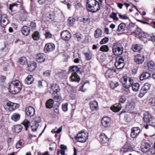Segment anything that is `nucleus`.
<instances>
[{"instance_id": "nucleus-62", "label": "nucleus", "mask_w": 155, "mask_h": 155, "mask_svg": "<svg viewBox=\"0 0 155 155\" xmlns=\"http://www.w3.org/2000/svg\"><path fill=\"white\" fill-rule=\"evenodd\" d=\"M87 60H89L91 58V54L85 53L84 54Z\"/></svg>"}, {"instance_id": "nucleus-58", "label": "nucleus", "mask_w": 155, "mask_h": 155, "mask_svg": "<svg viewBox=\"0 0 155 155\" xmlns=\"http://www.w3.org/2000/svg\"><path fill=\"white\" fill-rule=\"evenodd\" d=\"M39 125V124H35L31 126V128L32 129V130L33 132L35 131L37 129Z\"/></svg>"}, {"instance_id": "nucleus-12", "label": "nucleus", "mask_w": 155, "mask_h": 155, "mask_svg": "<svg viewBox=\"0 0 155 155\" xmlns=\"http://www.w3.org/2000/svg\"><path fill=\"white\" fill-rule=\"evenodd\" d=\"M140 132V130L138 127H134L131 129L130 136L132 138L136 137Z\"/></svg>"}, {"instance_id": "nucleus-39", "label": "nucleus", "mask_w": 155, "mask_h": 155, "mask_svg": "<svg viewBox=\"0 0 155 155\" xmlns=\"http://www.w3.org/2000/svg\"><path fill=\"white\" fill-rule=\"evenodd\" d=\"M32 37L34 40H38L40 38L39 32L37 31H35L32 35Z\"/></svg>"}, {"instance_id": "nucleus-1", "label": "nucleus", "mask_w": 155, "mask_h": 155, "mask_svg": "<svg viewBox=\"0 0 155 155\" xmlns=\"http://www.w3.org/2000/svg\"><path fill=\"white\" fill-rule=\"evenodd\" d=\"M86 7L87 10L92 13L97 12L100 8L99 3L96 0H87Z\"/></svg>"}, {"instance_id": "nucleus-61", "label": "nucleus", "mask_w": 155, "mask_h": 155, "mask_svg": "<svg viewBox=\"0 0 155 155\" xmlns=\"http://www.w3.org/2000/svg\"><path fill=\"white\" fill-rule=\"evenodd\" d=\"M118 16L119 18L121 19H127L128 18L126 15H122L121 14L119 13L118 14Z\"/></svg>"}, {"instance_id": "nucleus-53", "label": "nucleus", "mask_w": 155, "mask_h": 155, "mask_svg": "<svg viewBox=\"0 0 155 155\" xmlns=\"http://www.w3.org/2000/svg\"><path fill=\"white\" fill-rule=\"evenodd\" d=\"M154 62L152 61H150L147 63V66L149 68L151 69L154 67Z\"/></svg>"}, {"instance_id": "nucleus-25", "label": "nucleus", "mask_w": 155, "mask_h": 155, "mask_svg": "<svg viewBox=\"0 0 155 155\" xmlns=\"http://www.w3.org/2000/svg\"><path fill=\"white\" fill-rule=\"evenodd\" d=\"M114 70L112 69H108L106 72L105 75L107 78H111L113 77Z\"/></svg>"}, {"instance_id": "nucleus-26", "label": "nucleus", "mask_w": 155, "mask_h": 155, "mask_svg": "<svg viewBox=\"0 0 155 155\" xmlns=\"http://www.w3.org/2000/svg\"><path fill=\"white\" fill-rule=\"evenodd\" d=\"M34 81V78L32 75H28L25 80V83L28 84H31Z\"/></svg>"}, {"instance_id": "nucleus-46", "label": "nucleus", "mask_w": 155, "mask_h": 155, "mask_svg": "<svg viewBox=\"0 0 155 155\" xmlns=\"http://www.w3.org/2000/svg\"><path fill=\"white\" fill-rule=\"evenodd\" d=\"M111 18H113L114 20L117 21L118 19V18L117 16V14L115 12H113L111 14L110 16Z\"/></svg>"}, {"instance_id": "nucleus-50", "label": "nucleus", "mask_w": 155, "mask_h": 155, "mask_svg": "<svg viewBox=\"0 0 155 155\" xmlns=\"http://www.w3.org/2000/svg\"><path fill=\"white\" fill-rule=\"evenodd\" d=\"M76 19L73 17H71L68 19V21H69V25L71 26L73 25Z\"/></svg>"}, {"instance_id": "nucleus-52", "label": "nucleus", "mask_w": 155, "mask_h": 155, "mask_svg": "<svg viewBox=\"0 0 155 155\" xmlns=\"http://www.w3.org/2000/svg\"><path fill=\"white\" fill-rule=\"evenodd\" d=\"M126 100V98L125 96H121L119 99V102L120 103H124Z\"/></svg>"}, {"instance_id": "nucleus-3", "label": "nucleus", "mask_w": 155, "mask_h": 155, "mask_svg": "<svg viewBox=\"0 0 155 155\" xmlns=\"http://www.w3.org/2000/svg\"><path fill=\"white\" fill-rule=\"evenodd\" d=\"M121 81L124 88V91L127 93H129V88L134 83L133 80L130 78L124 77L121 79Z\"/></svg>"}, {"instance_id": "nucleus-37", "label": "nucleus", "mask_w": 155, "mask_h": 155, "mask_svg": "<svg viewBox=\"0 0 155 155\" xmlns=\"http://www.w3.org/2000/svg\"><path fill=\"white\" fill-rule=\"evenodd\" d=\"M20 64L21 65H25L27 63V60L25 57L20 58L19 60Z\"/></svg>"}, {"instance_id": "nucleus-9", "label": "nucleus", "mask_w": 155, "mask_h": 155, "mask_svg": "<svg viewBox=\"0 0 155 155\" xmlns=\"http://www.w3.org/2000/svg\"><path fill=\"white\" fill-rule=\"evenodd\" d=\"M55 46L52 43L46 44L45 46L44 51L45 53H49L54 51L55 49Z\"/></svg>"}, {"instance_id": "nucleus-38", "label": "nucleus", "mask_w": 155, "mask_h": 155, "mask_svg": "<svg viewBox=\"0 0 155 155\" xmlns=\"http://www.w3.org/2000/svg\"><path fill=\"white\" fill-rule=\"evenodd\" d=\"M17 7L18 5L17 4L15 3H13L12 4H10L9 8L10 10L12 12V10L15 11L17 8Z\"/></svg>"}, {"instance_id": "nucleus-33", "label": "nucleus", "mask_w": 155, "mask_h": 155, "mask_svg": "<svg viewBox=\"0 0 155 155\" xmlns=\"http://www.w3.org/2000/svg\"><path fill=\"white\" fill-rule=\"evenodd\" d=\"M53 97L54 101L56 102H60L62 100L60 94L53 95Z\"/></svg>"}, {"instance_id": "nucleus-17", "label": "nucleus", "mask_w": 155, "mask_h": 155, "mask_svg": "<svg viewBox=\"0 0 155 155\" xmlns=\"http://www.w3.org/2000/svg\"><path fill=\"white\" fill-rule=\"evenodd\" d=\"M37 65L36 62L31 61L28 63V70L30 71H35L37 67Z\"/></svg>"}, {"instance_id": "nucleus-21", "label": "nucleus", "mask_w": 155, "mask_h": 155, "mask_svg": "<svg viewBox=\"0 0 155 155\" xmlns=\"http://www.w3.org/2000/svg\"><path fill=\"white\" fill-rule=\"evenodd\" d=\"M100 139L102 143H104L108 141L109 139L104 134H102L100 135Z\"/></svg>"}, {"instance_id": "nucleus-48", "label": "nucleus", "mask_w": 155, "mask_h": 155, "mask_svg": "<svg viewBox=\"0 0 155 155\" xmlns=\"http://www.w3.org/2000/svg\"><path fill=\"white\" fill-rule=\"evenodd\" d=\"M45 38H51L52 37V35L50 32L48 31H46L45 33Z\"/></svg>"}, {"instance_id": "nucleus-64", "label": "nucleus", "mask_w": 155, "mask_h": 155, "mask_svg": "<svg viewBox=\"0 0 155 155\" xmlns=\"http://www.w3.org/2000/svg\"><path fill=\"white\" fill-rule=\"evenodd\" d=\"M22 146V142L21 140H19L16 144V148H20Z\"/></svg>"}, {"instance_id": "nucleus-22", "label": "nucleus", "mask_w": 155, "mask_h": 155, "mask_svg": "<svg viewBox=\"0 0 155 155\" xmlns=\"http://www.w3.org/2000/svg\"><path fill=\"white\" fill-rule=\"evenodd\" d=\"M121 108V106L120 103H117L112 106L111 109L114 112H118L119 111Z\"/></svg>"}, {"instance_id": "nucleus-7", "label": "nucleus", "mask_w": 155, "mask_h": 155, "mask_svg": "<svg viewBox=\"0 0 155 155\" xmlns=\"http://www.w3.org/2000/svg\"><path fill=\"white\" fill-rule=\"evenodd\" d=\"M150 145L149 143H145L144 145L142 146L141 147V151L144 153L148 152L150 151V153L152 155L153 154H155V152L153 150H150ZM149 155H150L149 154Z\"/></svg>"}, {"instance_id": "nucleus-47", "label": "nucleus", "mask_w": 155, "mask_h": 155, "mask_svg": "<svg viewBox=\"0 0 155 155\" xmlns=\"http://www.w3.org/2000/svg\"><path fill=\"white\" fill-rule=\"evenodd\" d=\"M82 21L85 25H87L90 23V20L89 18H83Z\"/></svg>"}, {"instance_id": "nucleus-51", "label": "nucleus", "mask_w": 155, "mask_h": 155, "mask_svg": "<svg viewBox=\"0 0 155 155\" xmlns=\"http://www.w3.org/2000/svg\"><path fill=\"white\" fill-rule=\"evenodd\" d=\"M150 104L152 106H155V98H151L149 101Z\"/></svg>"}, {"instance_id": "nucleus-5", "label": "nucleus", "mask_w": 155, "mask_h": 155, "mask_svg": "<svg viewBox=\"0 0 155 155\" xmlns=\"http://www.w3.org/2000/svg\"><path fill=\"white\" fill-rule=\"evenodd\" d=\"M88 137V133L84 131L79 132L75 136V139L78 142L84 143L87 139Z\"/></svg>"}, {"instance_id": "nucleus-56", "label": "nucleus", "mask_w": 155, "mask_h": 155, "mask_svg": "<svg viewBox=\"0 0 155 155\" xmlns=\"http://www.w3.org/2000/svg\"><path fill=\"white\" fill-rule=\"evenodd\" d=\"M68 104L67 103L62 104V110L66 112L68 110Z\"/></svg>"}, {"instance_id": "nucleus-18", "label": "nucleus", "mask_w": 155, "mask_h": 155, "mask_svg": "<svg viewBox=\"0 0 155 155\" xmlns=\"http://www.w3.org/2000/svg\"><path fill=\"white\" fill-rule=\"evenodd\" d=\"M30 28L27 26H24L21 29V32L22 34L25 36L28 35L30 32Z\"/></svg>"}, {"instance_id": "nucleus-59", "label": "nucleus", "mask_w": 155, "mask_h": 155, "mask_svg": "<svg viewBox=\"0 0 155 155\" xmlns=\"http://www.w3.org/2000/svg\"><path fill=\"white\" fill-rule=\"evenodd\" d=\"M30 26L32 29H35L36 28V23L34 21L31 22V23Z\"/></svg>"}, {"instance_id": "nucleus-8", "label": "nucleus", "mask_w": 155, "mask_h": 155, "mask_svg": "<svg viewBox=\"0 0 155 155\" xmlns=\"http://www.w3.org/2000/svg\"><path fill=\"white\" fill-rule=\"evenodd\" d=\"M6 109L9 111H12L19 107V105L10 101L8 102L5 106Z\"/></svg>"}, {"instance_id": "nucleus-24", "label": "nucleus", "mask_w": 155, "mask_h": 155, "mask_svg": "<svg viewBox=\"0 0 155 155\" xmlns=\"http://www.w3.org/2000/svg\"><path fill=\"white\" fill-rule=\"evenodd\" d=\"M54 104V101L53 100L51 99H49L46 103V107L47 108L51 109L53 107Z\"/></svg>"}, {"instance_id": "nucleus-45", "label": "nucleus", "mask_w": 155, "mask_h": 155, "mask_svg": "<svg viewBox=\"0 0 155 155\" xmlns=\"http://www.w3.org/2000/svg\"><path fill=\"white\" fill-rule=\"evenodd\" d=\"M109 41V39L107 37H105L102 39L100 42L101 45H102L107 43Z\"/></svg>"}, {"instance_id": "nucleus-11", "label": "nucleus", "mask_w": 155, "mask_h": 155, "mask_svg": "<svg viewBox=\"0 0 155 155\" xmlns=\"http://www.w3.org/2000/svg\"><path fill=\"white\" fill-rule=\"evenodd\" d=\"M61 35L62 39L65 41L69 40L71 38V33L67 30L62 31Z\"/></svg>"}, {"instance_id": "nucleus-27", "label": "nucleus", "mask_w": 155, "mask_h": 155, "mask_svg": "<svg viewBox=\"0 0 155 155\" xmlns=\"http://www.w3.org/2000/svg\"><path fill=\"white\" fill-rule=\"evenodd\" d=\"M150 73L146 72L142 74L140 76V79L141 81H143L144 79H148L150 77Z\"/></svg>"}, {"instance_id": "nucleus-10", "label": "nucleus", "mask_w": 155, "mask_h": 155, "mask_svg": "<svg viewBox=\"0 0 155 155\" xmlns=\"http://www.w3.org/2000/svg\"><path fill=\"white\" fill-rule=\"evenodd\" d=\"M144 56L141 54L136 55L135 56L134 58V61L137 64H142L144 62Z\"/></svg>"}, {"instance_id": "nucleus-32", "label": "nucleus", "mask_w": 155, "mask_h": 155, "mask_svg": "<svg viewBox=\"0 0 155 155\" xmlns=\"http://www.w3.org/2000/svg\"><path fill=\"white\" fill-rule=\"evenodd\" d=\"M20 117V115L15 113L13 114L11 117V119L15 121H16L19 120Z\"/></svg>"}, {"instance_id": "nucleus-49", "label": "nucleus", "mask_w": 155, "mask_h": 155, "mask_svg": "<svg viewBox=\"0 0 155 155\" xmlns=\"http://www.w3.org/2000/svg\"><path fill=\"white\" fill-rule=\"evenodd\" d=\"M147 92L146 91L143 90L142 88H141L139 94V96L140 97H142Z\"/></svg>"}, {"instance_id": "nucleus-34", "label": "nucleus", "mask_w": 155, "mask_h": 155, "mask_svg": "<svg viewBox=\"0 0 155 155\" xmlns=\"http://www.w3.org/2000/svg\"><path fill=\"white\" fill-rule=\"evenodd\" d=\"M132 90L135 92L138 91L139 87L140 85L138 83H135L134 84H133L131 86Z\"/></svg>"}, {"instance_id": "nucleus-4", "label": "nucleus", "mask_w": 155, "mask_h": 155, "mask_svg": "<svg viewBox=\"0 0 155 155\" xmlns=\"http://www.w3.org/2000/svg\"><path fill=\"white\" fill-rule=\"evenodd\" d=\"M112 51L115 55H120L122 54L123 53V48L120 43L115 42L113 45Z\"/></svg>"}, {"instance_id": "nucleus-19", "label": "nucleus", "mask_w": 155, "mask_h": 155, "mask_svg": "<svg viewBox=\"0 0 155 155\" xmlns=\"http://www.w3.org/2000/svg\"><path fill=\"white\" fill-rule=\"evenodd\" d=\"M70 79L71 81L79 82L80 78L77 73H72L70 77Z\"/></svg>"}, {"instance_id": "nucleus-13", "label": "nucleus", "mask_w": 155, "mask_h": 155, "mask_svg": "<svg viewBox=\"0 0 155 155\" xmlns=\"http://www.w3.org/2000/svg\"><path fill=\"white\" fill-rule=\"evenodd\" d=\"M35 109L31 106H29L26 108L25 109L26 114L29 117H32L34 116L35 114Z\"/></svg>"}, {"instance_id": "nucleus-44", "label": "nucleus", "mask_w": 155, "mask_h": 155, "mask_svg": "<svg viewBox=\"0 0 155 155\" xmlns=\"http://www.w3.org/2000/svg\"><path fill=\"white\" fill-rule=\"evenodd\" d=\"M23 124L26 127V130H27L30 126V122L27 120H25L23 122Z\"/></svg>"}, {"instance_id": "nucleus-2", "label": "nucleus", "mask_w": 155, "mask_h": 155, "mask_svg": "<svg viewBox=\"0 0 155 155\" xmlns=\"http://www.w3.org/2000/svg\"><path fill=\"white\" fill-rule=\"evenodd\" d=\"M21 88V83L18 80H15L13 81L10 84L9 90L12 94H15L18 93Z\"/></svg>"}, {"instance_id": "nucleus-43", "label": "nucleus", "mask_w": 155, "mask_h": 155, "mask_svg": "<svg viewBox=\"0 0 155 155\" xmlns=\"http://www.w3.org/2000/svg\"><path fill=\"white\" fill-rule=\"evenodd\" d=\"M119 85V84L118 82H111L110 83V86L113 89L117 87Z\"/></svg>"}, {"instance_id": "nucleus-14", "label": "nucleus", "mask_w": 155, "mask_h": 155, "mask_svg": "<svg viewBox=\"0 0 155 155\" xmlns=\"http://www.w3.org/2000/svg\"><path fill=\"white\" fill-rule=\"evenodd\" d=\"M143 119L145 122L148 123L152 121L153 118L150 114L145 112L144 114Z\"/></svg>"}, {"instance_id": "nucleus-63", "label": "nucleus", "mask_w": 155, "mask_h": 155, "mask_svg": "<svg viewBox=\"0 0 155 155\" xmlns=\"http://www.w3.org/2000/svg\"><path fill=\"white\" fill-rule=\"evenodd\" d=\"M43 75L45 77L50 76L51 74V71L49 70H47L43 72Z\"/></svg>"}, {"instance_id": "nucleus-15", "label": "nucleus", "mask_w": 155, "mask_h": 155, "mask_svg": "<svg viewBox=\"0 0 155 155\" xmlns=\"http://www.w3.org/2000/svg\"><path fill=\"white\" fill-rule=\"evenodd\" d=\"M7 16L5 14L2 15L1 17L0 23L1 26L4 27L8 23V20L7 18Z\"/></svg>"}, {"instance_id": "nucleus-20", "label": "nucleus", "mask_w": 155, "mask_h": 155, "mask_svg": "<svg viewBox=\"0 0 155 155\" xmlns=\"http://www.w3.org/2000/svg\"><path fill=\"white\" fill-rule=\"evenodd\" d=\"M45 59V55L43 53H39L37 54L36 59L37 61L39 62H44Z\"/></svg>"}, {"instance_id": "nucleus-54", "label": "nucleus", "mask_w": 155, "mask_h": 155, "mask_svg": "<svg viewBox=\"0 0 155 155\" xmlns=\"http://www.w3.org/2000/svg\"><path fill=\"white\" fill-rule=\"evenodd\" d=\"M134 25H135L134 23H130L127 26V29L130 31H132V29L134 27Z\"/></svg>"}, {"instance_id": "nucleus-16", "label": "nucleus", "mask_w": 155, "mask_h": 155, "mask_svg": "<svg viewBox=\"0 0 155 155\" xmlns=\"http://www.w3.org/2000/svg\"><path fill=\"white\" fill-rule=\"evenodd\" d=\"M51 89L53 91V95L60 94L61 89L58 85L52 84L51 86Z\"/></svg>"}, {"instance_id": "nucleus-23", "label": "nucleus", "mask_w": 155, "mask_h": 155, "mask_svg": "<svg viewBox=\"0 0 155 155\" xmlns=\"http://www.w3.org/2000/svg\"><path fill=\"white\" fill-rule=\"evenodd\" d=\"M90 105L91 109L93 111L97 110L98 108V103L95 101L91 102Z\"/></svg>"}, {"instance_id": "nucleus-60", "label": "nucleus", "mask_w": 155, "mask_h": 155, "mask_svg": "<svg viewBox=\"0 0 155 155\" xmlns=\"http://www.w3.org/2000/svg\"><path fill=\"white\" fill-rule=\"evenodd\" d=\"M15 129V132L16 133H18L19 132H20L21 130V128L20 127L18 126H16L14 127Z\"/></svg>"}, {"instance_id": "nucleus-29", "label": "nucleus", "mask_w": 155, "mask_h": 155, "mask_svg": "<svg viewBox=\"0 0 155 155\" xmlns=\"http://www.w3.org/2000/svg\"><path fill=\"white\" fill-rule=\"evenodd\" d=\"M109 118L107 117L103 118L101 120V124L102 126L104 127H107L109 123Z\"/></svg>"}, {"instance_id": "nucleus-57", "label": "nucleus", "mask_w": 155, "mask_h": 155, "mask_svg": "<svg viewBox=\"0 0 155 155\" xmlns=\"http://www.w3.org/2000/svg\"><path fill=\"white\" fill-rule=\"evenodd\" d=\"M67 74V73L66 71H62L61 72H60L59 73V76L61 78H63L64 76H66Z\"/></svg>"}, {"instance_id": "nucleus-36", "label": "nucleus", "mask_w": 155, "mask_h": 155, "mask_svg": "<svg viewBox=\"0 0 155 155\" xmlns=\"http://www.w3.org/2000/svg\"><path fill=\"white\" fill-rule=\"evenodd\" d=\"M74 38L78 41H80L83 38L82 35L79 32L76 33L74 35Z\"/></svg>"}, {"instance_id": "nucleus-28", "label": "nucleus", "mask_w": 155, "mask_h": 155, "mask_svg": "<svg viewBox=\"0 0 155 155\" xmlns=\"http://www.w3.org/2000/svg\"><path fill=\"white\" fill-rule=\"evenodd\" d=\"M133 148L131 146L127 147L126 145L124 146L121 149V151L124 153H126L130 151H133Z\"/></svg>"}, {"instance_id": "nucleus-30", "label": "nucleus", "mask_w": 155, "mask_h": 155, "mask_svg": "<svg viewBox=\"0 0 155 155\" xmlns=\"http://www.w3.org/2000/svg\"><path fill=\"white\" fill-rule=\"evenodd\" d=\"M126 26V24L124 23H121L118 26L117 31L118 32H123L125 30Z\"/></svg>"}, {"instance_id": "nucleus-6", "label": "nucleus", "mask_w": 155, "mask_h": 155, "mask_svg": "<svg viewBox=\"0 0 155 155\" xmlns=\"http://www.w3.org/2000/svg\"><path fill=\"white\" fill-rule=\"evenodd\" d=\"M124 59L122 57H118L116 59V61L115 65L116 68L117 69L123 68L124 66Z\"/></svg>"}, {"instance_id": "nucleus-31", "label": "nucleus", "mask_w": 155, "mask_h": 155, "mask_svg": "<svg viewBox=\"0 0 155 155\" xmlns=\"http://www.w3.org/2000/svg\"><path fill=\"white\" fill-rule=\"evenodd\" d=\"M102 34L101 30L99 28H97L94 31V36L96 38H98L101 37Z\"/></svg>"}, {"instance_id": "nucleus-42", "label": "nucleus", "mask_w": 155, "mask_h": 155, "mask_svg": "<svg viewBox=\"0 0 155 155\" xmlns=\"http://www.w3.org/2000/svg\"><path fill=\"white\" fill-rule=\"evenodd\" d=\"M132 49L134 52L139 51L141 50L140 47L137 44L132 47Z\"/></svg>"}, {"instance_id": "nucleus-40", "label": "nucleus", "mask_w": 155, "mask_h": 155, "mask_svg": "<svg viewBox=\"0 0 155 155\" xmlns=\"http://www.w3.org/2000/svg\"><path fill=\"white\" fill-rule=\"evenodd\" d=\"M100 50L103 52H107L109 50V48L107 45H104L101 47Z\"/></svg>"}, {"instance_id": "nucleus-35", "label": "nucleus", "mask_w": 155, "mask_h": 155, "mask_svg": "<svg viewBox=\"0 0 155 155\" xmlns=\"http://www.w3.org/2000/svg\"><path fill=\"white\" fill-rule=\"evenodd\" d=\"M70 69L73 72V73H76L80 71V68L77 66H71L70 67Z\"/></svg>"}, {"instance_id": "nucleus-55", "label": "nucleus", "mask_w": 155, "mask_h": 155, "mask_svg": "<svg viewBox=\"0 0 155 155\" xmlns=\"http://www.w3.org/2000/svg\"><path fill=\"white\" fill-rule=\"evenodd\" d=\"M41 121V119L39 117H36L35 118L34 123L35 124H39V123Z\"/></svg>"}, {"instance_id": "nucleus-41", "label": "nucleus", "mask_w": 155, "mask_h": 155, "mask_svg": "<svg viewBox=\"0 0 155 155\" xmlns=\"http://www.w3.org/2000/svg\"><path fill=\"white\" fill-rule=\"evenodd\" d=\"M150 84L149 83H146L144 84V85L142 88H143V90L147 91L150 89Z\"/></svg>"}]
</instances>
